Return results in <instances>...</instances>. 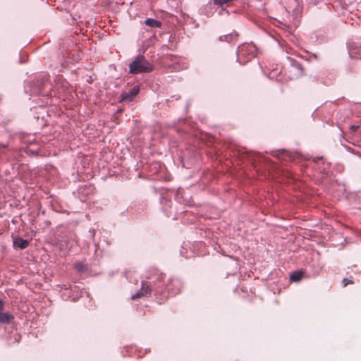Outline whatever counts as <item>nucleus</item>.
Instances as JSON below:
<instances>
[{
    "mask_svg": "<svg viewBox=\"0 0 361 361\" xmlns=\"http://www.w3.org/2000/svg\"><path fill=\"white\" fill-rule=\"evenodd\" d=\"M257 54V48L253 44H243L238 47L237 52L238 61L245 64L253 59Z\"/></svg>",
    "mask_w": 361,
    "mask_h": 361,
    "instance_id": "obj_1",
    "label": "nucleus"
},
{
    "mask_svg": "<svg viewBox=\"0 0 361 361\" xmlns=\"http://www.w3.org/2000/svg\"><path fill=\"white\" fill-rule=\"evenodd\" d=\"M130 73L137 74L140 73H148L152 71V66L142 56H137L129 65Z\"/></svg>",
    "mask_w": 361,
    "mask_h": 361,
    "instance_id": "obj_2",
    "label": "nucleus"
},
{
    "mask_svg": "<svg viewBox=\"0 0 361 361\" xmlns=\"http://www.w3.org/2000/svg\"><path fill=\"white\" fill-rule=\"evenodd\" d=\"M288 59L290 61L288 78L292 80L301 76L303 72L301 65L290 57H288Z\"/></svg>",
    "mask_w": 361,
    "mask_h": 361,
    "instance_id": "obj_3",
    "label": "nucleus"
},
{
    "mask_svg": "<svg viewBox=\"0 0 361 361\" xmlns=\"http://www.w3.org/2000/svg\"><path fill=\"white\" fill-rule=\"evenodd\" d=\"M140 88L138 86L133 87L129 92H123L121 95V102H130L138 94Z\"/></svg>",
    "mask_w": 361,
    "mask_h": 361,
    "instance_id": "obj_4",
    "label": "nucleus"
},
{
    "mask_svg": "<svg viewBox=\"0 0 361 361\" xmlns=\"http://www.w3.org/2000/svg\"><path fill=\"white\" fill-rule=\"evenodd\" d=\"M166 288L171 295H175L180 292V283L178 280L170 279L166 284Z\"/></svg>",
    "mask_w": 361,
    "mask_h": 361,
    "instance_id": "obj_5",
    "label": "nucleus"
},
{
    "mask_svg": "<svg viewBox=\"0 0 361 361\" xmlns=\"http://www.w3.org/2000/svg\"><path fill=\"white\" fill-rule=\"evenodd\" d=\"M4 307V302L0 300V323L9 324L14 319V317L8 312H3Z\"/></svg>",
    "mask_w": 361,
    "mask_h": 361,
    "instance_id": "obj_6",
    "label": "nucleus"
},
{
    "mask_svg": "<svg viewBox=\"0 0 361 361\" xmlns=\"http://www.w3.org/2000/svg\"><path fill=\"white\" fill-rule=\"evenodd\" d=\"M164 276L165 275L164 274L159 273L157 270H154L149 274V276H147V279L152 280V283L155 286L157 285V281L160 282L163 281Z\"/></svg>",
    "mask_w": 361,
    "mask_h": 361,
    "instance_id": "obj_7",
    "label": "nucleus"
},
{
    "mask_svg": "<svg viewBox=\"0 0 361 361\" xmlns=\"http://www.w3.org/2000/svg\"><path fill=\"white\" fill-rule=\"evenodd\" d=\"M13 244L14 246L20 247V249H25L29 245V241L23 238H17L13 242Z\"/></svg>",
    "mask_w": 361,
    "mask_h": 361,
    "instance_id": "obj_8",
    "label": "nucleus"
},
{
    "mask_svg": "<svg viewBox=\"0 0 361 361\" xmlns=\"http://www.w3.org/2000/svg\"><path fill=\"white\" fill-rule=\"evenodd\" d=\"M140 289L145 294L146 296L150 295L152 290L151 284L146 281H142V286Z\"/></svg>",
    "mask_w": 361,
    "mask_h": 361,
    "instance_id": "obj_9",
    "label": "nucleus"
},
{
    "mask_svg": "<svg viewBox=\"0 0 361 361\" xmlns=\"http://www.w3.org/2000/svg\"><path fill=\"white\" fill-rule=\"evenodd\" d=\"M145 23L146 25L151 27H161V23L152 18H147L145 20Z\"/></svg>",
    "mask_w": 361,
    "mask_h": 361,
    "instance_id": "obj_10",
    "label": "nucleus"
},
{
    "mask_svg": "<svg viewBox=\"0 0 361 361\" xmlns=\"http://www.w3.org/2000/svg\"><path fill=\"white\" fill-rule=\"evenodd\" d=\"M302 277V272L301 271H294L290 275V279L292 281L298 282L301 280Z\"/></svg>",
    "mask_w": 361,
    "mask_h": 361,
    "instance_id": "obj_11",
    "label": "nucleus"
},
{
    "mask_svg": "<svg viewBox=\"0 0 361 361\" xmlns=\"http://www.w3.org/2000/svg\"><path fill=\"white\" fill-rule=\"evenodd\" d=\"M74 267L79 272H84L87 269L86 265L83 262H75Z\"/></svg>",
    "mask_w": 361,
    "mask_h": 361,
    "instance_id": "obj_12",
    "label": "nucleus"
},
{
    "mask_svg": "<svg viewBox=\"0 0 361 361\" xmlns=\"http://www.w3.org/2000/svg\"><path fill=\"white\" fill-rule=\"evenodd\" d=\"M146 296L145 294L142 291V290H139L135 294L133 295L131 298L132 300H136L142 297Z\"/></svg>",
    "mask_w": 361,
    "mask_h": 361,
    "instance_id": "obj_13",
    "label": "nucleus"
},
{
    "mask_svg": "<svg viewBox=\"0 0 361 361\" xmlns=\"http://www.w3.org/2000/svg\"><path fill=\"white\" fill-rule=\"evenodd\" d=\"M352 279H353L352 277H350V279H348V278L343 279L342 280L343 286L345 287L349 284H353L354 282Z\"/></svg>",
    "mask_w": 361,
    "mask_h": 361,
    "instance_id": "obj_14",
    "label": "nucleus"
},
{
    "mask_svg": "<svg viewBox=\"0 0 361 361\" xmlns=\"http://www.w3.org/2000/svg\"><path fill=\"white\" fill-rule=\"evenodd\" d=\"M281 156H282V159H283L285 160H291L290 155L289 152H288L284 151L283 152H282Z\"/></svg>",
    "mask_w": 361,
    "mask_h": 361,
    "instance_id": "obj_15",
    "label": "nucleus"
}]
</instances>
